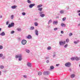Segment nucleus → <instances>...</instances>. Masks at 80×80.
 I'll list each match as a JSON object with an SVG mask.
<instances>
[{"label": "nucleus", "mask_w": 80, "mask_h": 80, "mask_svg": "<svg viewBox=\"0 0 80 80\" xmlns=\"http://www.w3.org/2000/svg\"><path fill=\"white\" fill-rule=\"evenodd\" d=\"M14 25H15V23L14 22L12 23L11 24H9V26H8V28H11L12 27H14Z\"/></svg>", "instance_id": "1"}, {"label": "nucleus", "mask_w": 80, "mask_h": 80, "mask_svg": "<svg viewBox=\"0 0 80 80\" xmlns=\"http://www.w3.org/2000/svg\"><path fill=\"white\" fill-rule=\"evenodd\" d=\"M70 65H71V63H70L69 62L66 63L65 64V66H66V67H70Z\"/></svg>", "instance_id": "2"}, {"label": "nucleus", "mask_w": 80, "mask_h": 80, "mask_svg": "<svg viewBox=\"0 0 80 80\" xmlns=\"http://www.w3.org/2000/svg\"><path fill=\"white\" fill-rule=\"evenodd\" d=\"M22 45H25L27 43V41L25 40H23L22 41Z\"/></svg>", "instance_id": "3"}, {"label": "nucleus", "mask_w": 80, "mask_h": 80, "mask_svg": "<svg viewBox=\"0 0 80 80\" xmlns=\"http://www.w3.org/2000/svg\"><path fill=\"white\" fill-rule=\"evenodd\" d=\"M65 41H64V42H59L60 45H65Z\"/></svg>", "instance_id": "4"}, {"label": "nucleus", "mask_w": 80, "mask_h": 80, "mask_svg": "<svg viewBox=\"0 0 80 80\" xmlns=\"http://www.w3.org/2000/svg\"><path fill=\"white\" fill-rule=\"evenodd\" d=\"M49 73H50V72H44L43 73L44 75H48Z\"/></svg>", "instance_id": "5"}, {"label": "nucleus", "mask_w": 80, "mask_h": 80, "mask_svg": "<svg viewBox=\"0 0 80 80\" xmlns=\"http://www.w3.org/2000/svg\"><path fill=\"white\" fill-rule=\"evenodd\" d=\"M34 6H35V4L33 3L29 5V8H32V7H33Z\"/></svg>", "instance_id": "6"}, {"label": "nucleus", "mask_w": 80, "mask_h": 80, "mask_svg": "<svg viewBox=\"0 0 80 80\" xmlns=\"http://www.w3.org/2000/svg\"><path fill=\"white\" fill-rule=\"evenodd\" d=\"M58 21H55L53 22V25H57V23H58Z\"/></svg>", "instance_id": "7"}, {"label": "nucleus", "mask_w": 80, "mask_h": 80, "mask_svg": "<svg viewBox=\"0 0 80 80\" xmlns=\"http://www.w3.org/2000/svg\"><path fill=\"white\" fill-rule=\"evenodd\" d=\"M0 35H1L2 36H4V35H5V33L4 32H2L0 34Z\"/></svg>", "instance_id": "8"}, {"label": "nucleus", "mask_w": 80, "mask_h": 80, "mask_svg": "<svg viewBox=\"0 0 80 80\" xmlns=\"http://www.w3.org/2000/svg\"><path fill=\"white\" fill-rule=\"evenodd\" d=\"M17 6L14 5L12 6L11 8H12V9H15V8H17Z\"/></svg>", "instance_id": "9"}, {"label": "nucleus", "mask_w": 80, "mask_h": 80, "mask_svg": "<svg viewBox=\"0 0 80 80\" xmlns=\"http://www.w3.org/2000/svg\"><path fill=\"white\" fill-rule=\"evenodd\" d=\"M27 38L28 39H30L32 38V37L31 35H28V36H27Z\"/></svg>", "instance_id": "10"}, {"label": "nucleus", "mask_w": 80, "mask_h": 80, "mask_svg": "<svg viewBox=\"0 0 80 80\" xmlns=\"http://www.w3.org/2000/svg\"><path fill=\"white\" fill-rule=\"evenodd\" d=\"M75 60L77 61H78L80 60V59L78 57H75Z\"/></svg>", "instance_id": "11"}, {"label": "nucleus", "mask_w": 80, "mask_h": 80, "mask_svg": "<svg viewBox=\"0 0 80 80\" xmlns=\"http://www.w3.org/2000/svg\"><path fill=\"white\" fill-rule=\"evenodd\" d=\"M22 57V55H20L19 56H17L16 55L15 56V57L16 58H21V57Z\"/></svg>", "instance_id": "12"}, {"label": "nucleus", "mask_w": 80, "mask_h": 80, "mask_svg": "<svg viewBox=\"0 0 80 80\" xmlns=\"http://www.w3.org/2000/svg\"><path fill=\"white\" fill-rule=\"evenodd\" d=\"M61 27H66V25L65 24L62 23L61 24Z\"/></svg>", "instance_id": "13"}, {"label": "nucleus", "mask_w": 80, "mask_h": 80, "mask_svg": "<svg viewBox=\"0 0 80 80\" xmlns=\"http://www.w3.org/2000/svg\"><path fill=\"white\" fill-rule=\"evenodd\" d=\"M27 65L28 66V67H32V64L30 63H28L27 64Z\"/></svg>", "instance_id": "14"}, {"label": "nucleus", "mask_w": 80, "mask_h": 80, "mask_svg": "<svg viewBox=\"0 0 80 80\" xmlns=\"http://www.w3.org/2000/svg\"><path fill=\"white\" fill-rule=\"evenodd\" d=\"M42 8H38V10H39V11H40V12H41L42 11Z\"/></svg>", "instance_id": "15"}, {"label": "nucleus", "mask_w": 80, "mask_h": 80, "mask_svg": "<svg viewBox=\"0 0 80 80\" xmlns=\"http://www.w3.org/2000/svg\"><path fill=\"white\" fill-rule=\"evenodd\" d=\"M43 6V5L42 4H40L39 5H38L37 6L38 8H40V7H42Z\"/></svg>", "instance_id": "16"}, {"label": "nucleus", "mask_w": 80, "mask_h": 80, "mask_svg": "<svg viewBox=\"0 0 80 80\" xmlns=\"http://www.w3.org/2000/svg\"><path fill=\"white\" fill-rule=\"evenodd\" d=\"M35 34L36 35H38V31H37V30H36L35 31Z\"/></svg>", "instance_id": "17"}, {"label": "nucleus", "mask_w": 80, "mask_h": 80, "mask_svg": "<svg viewBox=\"0 0 80 80\" xmlns=\"http://www.w3.org/2000/svg\"><path fill=\"white\" fill-rule=\"evenodd\" d=\"M75 75L74 74H72L71 75V78H74L75 77Z\"/></svg>", "instance_id": "18"}, {"label": "nucleus", "mask_w": 80, "mask_h": 80, "mask_svg": "<svg viewBox=\"0 0 80 80\" xmlns=\"http://www.w3.org/2000/svg\"><path fill=\"white\" fill-rule=\"evenodd\" d=\"M34 25L36 27H37L38 25V24L37 22H34Z\"/></svg>", "instance_id": "19"}, {"label": "nucleus", "mask_w": 80, "mask_h": 80, "mask_svg": "<svg viewBox=\"0 0 80 80\" xmlns=\"http://www.w3.org/2000/svg\"><path fill=\"white\" fill-rule=\"evenodd\" d=\"M71 60H75V57H72L71 58Z\"/></svg>", "instance_id": "20"}, {"label": "nucleus", "mask_w": 80, "mask_h": 80, "mask_svg": "<svg viewBox=\"0 0 80 80\" xmlns=\"http://www.w3.org/2000/svg\"><path fill=\"white\" fill-rule=\"evenodd\" d=\"M0 68L1 69H3L4 68V66L3 65H1L0 66Z\"/></svg>", "instance_id": "21"}, {"label": "nucleus", "mask_w": 80, "mask_h": 80, "mask_svg": "<svg viewBox=\"0 0 80 80\" xmlns=\"http://www.w3.org/2000/svg\"><path fill=\"white\" fill-rule=\"evenodd\" d=\"M40 16H41V17H45V14H41L40 15Z\"/></svg>", "instance_id": "22"}, {"label": "nucleus", "mask_w": 80, "mask_h": 80, "mask_svg": "<svg viewBox=\"0 0 80 80\" xmlns=\"http://www.w3.org/2000/svg\"><path fill=\"white\" fill-rule=\"evenodd\" d=\"M42 73L41 72H38V75H39V76L40 75H42Z\"/></svg>", "instance_id": "23"}, {"label": "nucleus", "mask_w": 80, "mask_h": 80, "mask_svg": "<svg viewBox=\"0 0 80 80\" xmlns=\"http://www.w3.org/2000/svg\"><path fill=\"white\" fill-rule=\"evenodd\" d=\"M51 48L50 47H49L47 48V49L48 50H51Z\"/></svg>", "instance_id": "24"}, {"label": "nucleus", "mask_w": 80, "mask_h": 80, "mask_svg": "<svg viewBox=\"0 0 80 80\" xmlns=\"http://www.w3.org/2000/svg\"><path fill=\"white\" fill-rule=\"evenodd\" d=\"M60 13L62 14V13H64V12L63 11V10H62L60 11Z\"/></svg>", "instance_id": "25"}, {"label": "nucleus", "mask_w": 80, "mask_h": 80, "mask_svg": "<svg viewBox=\"0 0 80 80\" xmlns=\"http://www.w3.org/2000/svg\"><path fill=\"white\" fill-rule=\"evenodd\" d=\"M27 2L28 3H31V1L30 0H28Z\"/></svg>", "instance_id": "26"}, {"label": "nucleus", "mask_w": 80, "mask_h": 80, "mask_svg": "<svg viewBox=\"0 0 80 80\" xmlns=\"http://www.w3.org/2000/svg\"><path fill=\"white\" fill-rule=\"evenodd\" d=\"M26 51L27 53H30V51L26 49Z\"/></svg>", "instance_id": "27"}, {"label": "nucleus", "mask_w": 80, "mask_h": 80, "mask_svg": "<svg viewBox=\"0 0 80 80\" xmlns=\"http://www.w3.org/2000/svg\"><path fill=\"white\" fill-rule=\"evenodd\" d=\"M51 69H53L54 68V67L53 66H52L50 67Z\"/></svg>", "instance_id": "28"}, {"label": "nucleus", "mask_w": 80, "mask_h": 80, "mask_svg": "<svg viewBox=\"0 0 80 80\" xmlns=\"http://www.w3.org/2000/svg\"><path fill=\"white\" fill-rule=\"evenodd\" d=\"M66 42H67V43H68V42H69V39H67L66 40Z\"/></svg>", "instance_id": "29"}, {"label": "nucleus", "mask_w": 80, "mask_h": 80, "mask_svg": "<svg viewBox=\"0 0 80 80\" xmlns=\"http://www.w3.org/2000/svg\"><path fill=\"white\" fill-rule=\"evenodd\" d=\"M17 30H18V31H21V29L20 28H17Z\"/></svg>", "instance_id": "30"}, {"label": "nucleus", "mask_w": 80, "mask_h": 80, "mask_svg": "<svg viewBox=\"0 0 80 80\" xmlns=\"http://www.w3.org/2000/svg\"><path fill=\"white\" fill-rule=\"evenodd\" d=\"M65 20H66V18H62L63 21H65Z\"/></svg>", "instance_id": "31"}, {"label": "nucleus", "mask_w": 80, "mask_h": 80, "mask_svg": "<svg viewBox=\"0 0 80 80\" xmlns=\"http://www.w3.org/2000/svg\"><path fill=\"white\" fill-rule=\"evenodd\" d=\"M19 58V61H21V60H22V55H21V58Z\"/></svg>", "instance_id": "32"}, {"label": "nucleus", "mask_w": 80, "mask_h": 80, "mask_svg": "<svg viewBox=\"0 0 80 80\" xmlns=\"http://www.w3.org/2000/svg\"><path fill=\"white\" fill-rule=\"evenodd\" d=\"M14 17V16L13 15H12L11 16V19H13V17Z\"/></svg>", "instance_id": "33"}, {"label": "nucleus", "mask_w": 80, "mask_h": 80, "mask_svg": "<svg viewBox=\"0 0 80 80\" xmlns=\"http://www.w3.org/2000/svg\"><path fill=\"white\" fill-rule=\"evenodd\" d=\"M3 48V46L2 45L0 46V49H2Z\"/></svg>", "instance_id": "34"}, {"label": "nucleus", "mask_w": 80, "mask_h": 80, "mask_svg": "<svg viewBox=\"0 0 80 80\" xmlns=\"http://www.w3.org/2000/svg\"><path fill=\"white\" fill-rule=\"evenodd\" d=\"M3 54L1 53L0 54V57H3Z\"/></svg>", "instance_id": "35"}, {"label": "nucleus", "mask_w": 80, "mask_h": 80, "mask_svg": "<svg viewBox=\"0 0 80 80\" xmlns=\"http://www.w3.org/2000/svg\"><path fill=\"white\" fill-rule=\"evenodd\" d=\"M72 33H70L69 34V36H70V37H71V36H72Z\"/></svg>", "instance_id": "36"}, {"label": "nucleus", "mask_w": 80, "mask_h": 80, "mask_svg": "<svg viewBox=\"0 0 80 80\" xmlns=\"http://www.w3.org/2000/svg\"><path fill=\"white\" fill-rule=\"evenodd\" d=\"M34 29V27H31V30H33Z\"/></svg>", "instance_id": "37"}, {"label": "nucleus", "mask_w": 80, "mask_h": 80, "mask_svg": "<svg viewBox=\"0 0 80 80\" xmlns=\"http://www.w3.org/2000/svg\"><path fill=\"white\" fill-rule=\"evenodd\" d=\"M22 15H25V14H26L25 12H22Z\"/></svg>", "instance_id": "38"}, {"label": "nucleus", "mask_w": 80, "mask_h": 80, "mask_svg": "<svg viewBox=\"0 0 80 80\" xmlns=\"http://www.w3.org/2000/svg\"><path fill=\"white\" fill-rule=\"evenodd\" d=\"M52 23V20H49V22H48V23Z\"/></svg>", "instance_id": "39"}, {"label": "nucleus", "mask_w": 80, "mask_h": 80, "mask_svg": "<svg viewBox=\"0 0 80 80\" xmlns=\"http://www.w3.org/2000/svg\"><path fill=\"white\" fill-rule=\"evenodd\" d=\"M58 30V28H54V30L56 31V30Z\"/></svg>", "instance_id": "40"}, {"label": "nucleus", "mask_w": 80, "mask_h": 80, "mask_svg": "<svg viewBox=\"0 0 80 80\" xmlns=\"http://www.w3.org/2000/svg\"><path fill=\"white\" fill-rule=\"evenodd\" d=\"M68 46V44H66V45H65L64 46V47L65 48H66L67 47V46Z\"/></svg>", "instance_id": "41"}, {"label": "nucleus", "mask_w": 80, "mask_h": 80, "mask_svg": "<svg viewBox=\"0 0 80 80\" xmlns=\"http://www.w3.org/2000/svg\"><path fill=\"white\" fill-rule=\"evenodd\" d=\"M14 31H12L11 32V34H13V33H14Z\"/></svg>", "instance_id": "42"}, {"label": "nucleus", "mask_w": 80, "mask_h": 80, "mask_svg": "<svg viewBox=\"0 0 80 80\" xmlns=\"http://www.w3.org/2000/svg\"><path fill=\"white\" fill-rule=\"evenodd\" d=\"M23 77L24 78H27V76H26V75H24Z\"/></svg>", "instance_id": "43"}, {"label": "nucleus", "mask_w": 80, "mask_h": 80, "mask_svg": "<svg viewBox=\"0 0 80 80\" xmlns=\"http://www.w3.org/2000/svg\"><path fill=\"white\" fill-rule=\"evenodd\" d=\"M74 43H75V44H77V43H78V42H77L76 41H74Z\"/></svg>", "instance_id": "44"}, {"label": "nucleus", "mask_w": 80, "mask_h": 80, "mask_svg": "<svg viewBox=\"0 0 80 80\" xmlns=\"http://www.w3.org/2000/svg\"><path fill=\"white\" fill-rule=\"evenodd\" d=\"M8 23H9L8 21H7L6 22V25H8Z\"/></svg>", "instance_id": "45"}, {"label": "nucleus", "mask_w": 80, "mask_h": 80, "mask_svg": "<svg viewBox=\"0 0 80 80\" xmlns=\"http://www.w3.org/2000/svg\"><path fill=\"white\" fill-rule=\"evenodd\" d=\"M77 13H79L80 12V10H78L77 11Z\"/></svg>", "instance_id": "46"}, {"label": "nucleus", "mask_w": 80, "mask_h": 80, "mask_svg": "<svg viewBox=\"0 0 80 80\" xmlns=\"http://www.w3.org/2000/svg\"><path fill=\"white\" fill-rule=\"evenodd\" d=\"M61 33H63V31H61Z\"/></svg>", "instance_id": "47"}, {"label": "nucleus", "mask_w": 80, "mask_h": 80, "mask_svg": "<svg viewBox=\"0 0 80 80\" xmlns=\"http://www.w3.org/2000/svg\"><path fill=\"white\" fill-rule=\"evenodd\" d=\"M43 13V12H39V13H40V14H42V13Z\"/></svg>", "instance_id": "48"}, {"label": "nucleus", "mask_w": 80, "mask_h": 80, "mask_svg": "<svg viewBox=\"0 0 80 80\" xmlns=\"http://www.w3.org/2000/svg\"><path fill=\"white\" fill-rule=\"evenodd\" d=\"M47 63H49V61L47 60Z\"/></svg>", "instance_id": "49"}, {"label": "nucleus", "mask_w": 80, "mask_h": 80, "mask_svg": "<svg viewBox=\"0 0 80 80\" xmlns=\"http://www.w3.org/2000/svg\"><path fill=\"white\" fill-rule=\"evenodd\" d=\"M1 74H2V72L0 71V75H1Z\"/></svg>", "instance_id": "50"}, {"label": "nucleus", "mask_w": 80, "mask_h": 80, "mask_svg": "<svg viewBox=\"0 0 80 80\" xmlns=\"http://www.w3.org/2000/svg\"><path fill=\"white\" fill-rule=\"evenodd\" d=\"M58 65H59V64H57L56 65V66H57V67H58Z\"/></svg>", "instance_id": "51"}, {"label": "nucleus", "mask_w": 80, "mask_h": 80, "mask_svg": "<svg viewBox=\"0 0 80 80\" xmlns=\"http://www.w3.org/2000/svg\"><path fill=\"white\" fill-rule=\"evenodd\" d=\"M0 18H2V16H0Z\"/></svg>", "instance_id": "52"}, {"label": "nucleus", "mask_w": 80, "mask_h": 80, "mask_svg": "<svg viewBox=\"0 0 80 80\" xmlns=\"http://www.w3.org/2000/svg\"><path fill=\"white\" fill-rule=\"evenodd\" d=\"M55 57V55H53V57Z\"/></svg>", "instance_id": "53"}, {"label": "nucleus", "mask_w": 80, "mask_h": 80, "mask_svg": "<svg viewBox=\"0 0 80 80\" xmlns=\"http://www.w3.org/2000/svg\"><path fill=\"white\" fill-rule=\"evenodd\" d=\"M1 30H2V28H0V31H1Z\"/></svg>", "instance_id": "54"}, {"label": "nucleus", "mask_w": 80, "mask_h": 80, "mask_svg": "<svg viewBox=\"0 0 80 80\" xmlns=\"http://www.w3.org/2000/svg\"><path fill=\"white\" fill-rule=\"evenodd\" d=\"M78 14H79V16H80V13H79Z\"/></svg>", "instance_id": "55"}, {"label": "nucleus", "mask_w": 80, "mask_h": 80, "mask_svg": "<svg viewBox=\"0 0 80 80\" xmlns=\"http://www.w3.org/2000/svg\"><path fill=\"white\" fill-rule=\"evenodd\" d=\"M69 70H70V71H71V69H70Z\"/></svg>", "instance_id": "56"}, {"label": "nucleus", "mask_w": 80, "mask_h": 80, "mask_svg": "<svg viewBox=\"0 0 80 80\" xmlns=\"http://www.w3.org/2000/svg\"><path fill=\"white\" fill-rule=\"evenodd\" d=\"M79 66H80V64Z\"/></svg>", "instance_id": "57"}, {"label": "nucleus", "mask_w": 80, "mask_h": 80, "mask_svg": "<svg viewBox=\"0 0 80 80\" xmlns=\"http://www.w3.org/2000/svg\"><path fill=\"white\" fill-rule=\"evenodd\" d=\"M45 79H47V78H45Z\"/></svg>", "instance_id": "58"}]
</instances>
